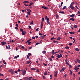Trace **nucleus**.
<instances>
[{
	"mask_svg": "<svg viewBox=\"0 0 80 80\" xmlns=\"http://www.w3.org/2000/svg\"><path fill=\"white\" fill-rule=\"evenodd\" d=\"M74 2H72L70 5V8L71 9H73L74 8V7H73V4H74Z\"/></svg>",
	"mask_w": 80,
	"mask_h": 80,
	"instance_id": "f257e3e1",
	"label": "nucleus"
},
{
	"mask_svg": "<svg viewBox=\"0 0 80 80\" xmlns=\"http://www.w3.org/2000/svg\"><path fill=\"white\" fill-rule=\"evenodd\" d=\"M25 73H26V71L25 70H23L22 71V75H25Z\"/></svg>",
	"mask_w": 80,
	"mask_h": 80,
	"instance_id": "f03ea898",
	"label": "nucleus"
},
{
	"mask_svg": "<svg viewBox=\"0 0 80 80\" xmlns=\"http://www.w3.org/2000/svg\"><path fill=\"white\" fill-rule=\"evenodd\" d=\"M42 8L45 9V10H47L48 9V8L45 7V6H43L42 7Z\"/></svg>",
	"mask_w": 80,
	"mask_h": 80,
	"instance_id": "7ed1b4c3",
	"label": "nucleus"
},
{
	"mask_svg": "<svg viewBox=\"0 0 80 80\" xmlns=\"http://www.w3.org/2000/svg\"><path fill=\"white\" fill-rule=\"evenodd\" d=\"M22 32V35H25V34L27 33V32H26L25 31H23V32Z\"/></svg>",
	"mask_w": 80,
	"mask_h": 80,
	"instance_id": "20e7f679",
	"label": "nucleus"
},
{
	"mask_svg": "<svg viewBox=\"0 0 80 80\" xmlns=\"http://www.w3.org/2000/svg\"><path fill=\"white\" fill-rule=\"evenodd\" d=\"M79 69V68H78L77 67H76L75 68H74V70H76V71H77Z\"/></svg>",
	"mask_w": 80,
	"mask_h": 80,
	"instance_id": "39448f33",
	"label": "nucleus"
},
{
	"mask_svg": "<svg viewBox=\"0 0 80 80\" xmlns=\"http://www.w3.org/2000/svg\"><path fill=\"white\" fill-rule=\"evenodd\" d=\"M10 72L11 73H12V74H13V73L14 72V71H13V70L12 69L10 70Z\"/></svg>",
	"mask_w": 80,
	"mask_h": 80,
	"instance_id": "423d86ee",
	"label": "nucleus"
},
{
	"mask_svg": "<svg viewBox=\"0 0 80 80\" xmlns=\"http://www.w3.org/2000/svg\"><path fill=\"white\" fill-rule=\"evenodd\" d=\"M62 57V55L60 54L59 55H58L57 56V57L58 58H61Z\"/></svg>",
	"mask_w": 80,
	"mask_h": 80,
	"instance_id": "0eeeda50",
	"label": "nucleus"
},
{
	"mask_svg": "<svg viewBox=\"0 0 80 80\" xmlns=\"http://www.w3.org/2000/svg\"><path fill=\"white\" fill-rule=\"evenodd\" d=\"M23 3H29L30 2H28V1H25L23 2Z\"/></svg>",
	"mask_w": 80,
	"mask_h": 80,
	"instance_id": "6e6552de",
	"label": "nucleus"
},
{
	"mask_svg": "<svg viewBox=\"0 0 80 80\" xmlns=\"http://www.w3.org/2000/svg\"><path fill=\"white\" fill-rule=\"evenodd\" d=\"M6 42H1V44H2V45H5V44H6Z\"/></svg>",
	"mask_w": 80,
	"mask_h": 80,
	"instance_id": "1a4fd4ad",
	"label": "nucleus"
},
{
	"mask_svg": "<svg viewBox=\"0 0 80 80\" xmlns=\"http://www.w3.org/2000/svg\"><path fill=\"white\" fill-rule=\"evenodd\" d=\"M43 22H41V29H42V27H43Z\"/></svg>",
	"mask_w": 80,
	"mask_h": 80,
	"instance_id": "9d476101",
	"label": "nucleus"
},
{
	"mask_svg": "<svg viewBox=\"0 0 80 80\" xmlns=\"http://www.w3.org/2000/svg\"><path fill=\"white\" fill-rule=\"evenodd\" d=\"M47 75V71H45L44 72V75Z\"/></svg>",
	"mask_w": 80,
	"mask_h": 80,
	"instance_id": "9b49d317",
	"label": "nucleus"
},
{
	"mask_svg": "<svg viewBox=\"0 0 80 80\" xmlns=\"http://www.w3.org/2000/svg\"><path fill=\"white\" fill-rule=\"evenodd\" d=\"M77 60L79 63H80V60L79 59L77 58Z\"/></svg>",
	"mask_w": 80,
	"mask_h": 80,
	"instance_id": "f8f14e48",
	"label": "nucleus"
},
{
	"mask_svg": "<svg viewBox=\"0 0 80 80\" xmlns=\"http://www.w3.org/2000/svg\"><path fill=\"white\" fill-rule=\"evenodd\" d=\"M26 10L27 11H28V12H32V11L30 9L28 8H27Z\"/></svg>",
	"mask_w": 80,
	"mask_h": 80,
	"instance_id": "ddd939ff",
	"label": "nucleus"
},
{
	"mask_svg": "<svg viewBox=\"0 0 80 80\" xmlns=\"http://www.w3.org/2000/svg\"><path fill=\"white\" fill-rule=\"evenodd\" d=\"M70 20H72V21H75V19H74V18H71L70 19Z\"/></svg>",
	"mask_w": 80,
	"mask_h": 80,
	"instance_id": "4468645a",
	"label": "nucleus"
},
{
	"mask_svg": "<svg viewBox=\"0 0 80 80\" xmlns=\"http://www.w3.org/2000/svg\"><path fill=\"white\" fill-rule=\"evenodd\" d=\"M74 14H72V15H70V17H72V18H73V17H74Z\"/></svg>",
	"mask_w": 80,
	"mask_h": 80,
	"instance_id": "2eb2a0df",
	"label": "nucleus"
},
{
	"mask_svg": "<svg viewBox=\"0 0 80 80\" xmlns=\"http://www.w3.org/2000/svg\"><path fill=\"white\" fill-rule=\"evenodd\" d=\"M59 13H63V14H64L65 13V12H64L60 11Z\"/></svg>",
	"mask_w": 80,
	"mask_h": 80,
	"instance_id": "dca6fc26",
	"label": "nucleus"
},
{
	"mask_svg": "<svg viewBox=\"0 0 80 80\" xmlns=\"http://www.w3.org/2000/svg\"><path fill=\"white\" fill-rule=\"evenodd\" d=\"M33 4V2H31L29 4V6H32V5Z\"/></svg>",
	"mask_w": 80,
	"mask_h": 80,
	"instance_id": "f3484780",
	"label": "nucleus"
},
{
	"mask_svg": "<svg viewBox=\"0 0 80 80\" xmlns=\"http://www.w3.org/2000/svg\"><path fill=\"white\" fill-rule=\"evenodd\" d=\"M31 70H35V68H33L31 69Z\"/></svg>",
	"mask_w": 80,
	"mask_h": 80,
	"instance_id": "a211bd4d",
	"label": "nucleus"
},
{
	"mask_svg": "<svg viewBox=\"0 0 80 80\" xmlns=\"http://www.w3.org/2000/svg\"><path fill=\"white\" fill-rule=\"evenodd\" d=\"M75 50H76V51H77V52H78V51H79L80 49H79L78 48H76L75 49Z\"/></svg>",
	"mask_w": 80,
	"mask_h": 80,
	"instance_id": "6ab92c4d",
	"label": "nucleus"
},
{
	"mask_svg": "<svg viewBox=\"0 0 80 80\" xmlns=\"http://www.w3.org/2000/svg\"><path fill=\"white\" fill-rule=\"evenodd\" d=\"M28 78L27 77H26L24 78V80H28Z\"/></svg>",
	"mask_w": 80,
	"mask_h": 80,
	"instance_id": "aec40b11",
	"label": "nucleus"
},
{
	"mask_svg": "<svg viewBox=\"0 0 80 80\" xmlns=\"http://www.w3.org/2000/svg\"><path fill=\"white\" fill-rule=\"evenodd\" d=\"M65 48H66V49H69V47H68V46H66V47H65Z\"/></svg>",
	"mask_w": 80,
	"mask_h": 80,
	"instance_id": "412c9836",
	"label": "nucleus"
},
{
	"mask_svg": "<svg viewBox=\"0 0 80 80\" xmlns=\"http://www.w3.org/2000/svg\"><path fill=\"white\" fill-rule=\"evenodd\" d=\"M74 27L75 28H77V27H78V26H77V25H75L74 26Z\"/></svg>",
	"mask_w": 80,
	"mask_h": 80,
	"instance_id": "4be33fe9",
	"label": "nucleus"
},
{
	"mask_svg": "<svg viewBox=\"0 0 80 80\" xmlns=\"http://www.w3.org/2000/svg\"><path fill=\"white\" fill-rule=\"evenodd\" d=\"M69 33L71 34H74V32H69Z\"/></svg>",
	"mask_w": 80,
	"mask_h": 80,
	"instance_id": "5701e85b",
	"label": "nucleus"
},
{
	"mask_svg": "<svg viewBox=\"0 0 80 80\" xmlns=\"http://www.w3.org/2000/svg\"><path fill=\"white\" fill-rule=\"evenodd\" d=\"M32 78V77H29L28 79L29 80H31V78Z\"/></svg>",
	"mask_w": 80,
	"mask_h": 80,
	"instance_id": "b1692460",
	"label": "nucleus"
},
{
	"mask_svg": "<svg viewBox=\"0 0 80 80\" xmlns=\"http://www.w3.org/2000/svg\"><path fill=\"white\" fill-rule=\"evenodd\" d=\"M20 31H21L22 32H23V29L20 28Z\"/></svg>",
	"mask_w": 80,
	"mask_h": 80,
	"instance_id": "393cba45",
	"label": "nucleus"
},
{
	"mask_svg": "<svg viewBox=\"0 0 80 80\" xmlns=\"http://www.w3.org/2000/svg\"><path fill=\"white\" fill-rule=\"evenodd\" d=\"M65 68H62V71L64 72V70H65Z\"/></svg>",
	"mask_w": 80,
	"mask_h": 80,
	"instance_id": "a878e982",
	"label": "nucleus"
},
{
	"mask_svg": "<svg viewBox=\"0 0 80 80\" xmlns=\"http://www.w3.org/2000/svg\"><path fill=\"white\" fill-rule=\"evenodd\" d=\"M27 13H28V15H30V12H27Z\"/></svg>",
	"mask_w": 80,
	"mask_h": 80,
	"instance_id": "bb28decb",
	"label": "nucleus"
},
{
	"mask_svg": "<svg viewBox=\"0 0 80 80\" xmlns=\"http://www.w3.org/2000/svg\"><path fill=\"white\" fill-rule=\"evenodd\" d=\"M61 39V38L60 37H58L57 38V40H60Z\"/></svg>",
	"mask_w": 80,
	"mask_h": 80,
	"instance_id": "cd10ccee",
	"label": "nucleus"
},
{
	"mask_svg": "<svg viewBox=\"0 0 80 80\" xmlns=\"http://www.w3.org/2000/svg\"><path fill=\"white\" fill-rule=\"evenodd\" d=\"M56 18L57 19L59 17V16H58L57 14H56Z\"/></svg>",
	"mask_w": 80,
	"mask_h": 80,
	"instance_id": "c85d7f7f",
	"label": "nucleus"
},
{
	"mask_svg": "<svg viewBox=\"0 0 80 80\" xmlns=\"http://www.w3.org/2000/svg\"><path fill=\"white\" fill-rule=\"evenodd\" d=\"M31 40H32V39H30L29 40L27 41V42H30Z\"/></svg>",
	"mask_w": 80,
	"mask_h": 80,
	"instance_id": "c756f323",
	"label": "nucleus"
},
{
	"mask_svg": "<svg viewBox=\"0 0 80 80\" xmlns=\"http://www.w3.org/2000/svg\"><path fill=\"white\" fill-rule=\"evenodd\" d=\"M3 62L4 63V64H6V62H5V60H3Z\"/></svg>",
	"mask_w": 80,
	"mask_h": 80,
	"instance_id": "7c9ffc66",
	"label": "nucleus"
},
{
	"mask_svg": "<svg viewBox=\"0 0 80 80\" xmlns=\"http://www.w3.org/2000/svg\"><path fill=\"white\" fill-rule=\"evenodd\" d=\"M70 72H70L71 75H72V73H73V72H72V70H70Z\"/></svg>",
	"mask_w": 80,
	"mask_h": 80,
	"instance_id": "2f4dec72",
	"label": "nucleus"
},
{
	"mask_svg": "<svg viewBox=\"0 0 80 80\" xmlns=\"http://www.w3.org/2000/svg\"><path fill=\"white\" fill-rule=\"evenodd\" d=\"M31 62V61H28L27 62V63H28V64L30 63Z\"/></svg>",
	"mask_w": 80,
	"mask_h": 80,
	"instance_id": "473e14b6",
	"label": "nucleus"
},
{
	"mask_svg": "<svg viewBox=\"0 0 80 80\" xmlns=\"http://www.w3.org/2000/svg\"><path fill=\"white\" fill-rule=\"evenodd\" d=\"M0 76H1V77H3V74H2V73H1L0 74Z\"/></svg>",
	"mask_w": 80,
	"mask_h": 80,
	"instance_id": "72a5a7b5",
	"label": "nucleus"
},
{
	"mask_svg": "<svg viewBox=\"0 0 80 80\" xmlns=\"http://www.w3.org/2000/svg\"><path fill=\"white\" fill-rule=\"evenodd\" d=\"M69 45L70 46H72V43L71 42L69 43Z\"/></svg>",
	"mask_w": 80,
	"mask_h": 80,
	"instance_id": "f704fd0d",
	"label": "nucleus"
},
{
	"mask_svg": "<svg viewBox=\"0 0 80 80\" xmlns=\"http://www.w3.org/2000/svg\"><path fill=\"white\" fill-rule=\"evenodd\" d=\"M47 22H49V18H48L47 20Z\"/></svg>",
	"mask_w": 80,
	"mask_h": 80,
	"instance_id": "c9c22d12",
	"label": "nucleus"
},
{
	"mask_svg": "<svg viewBox=\"0 0 80 80\" xmlns=\"http://www.w3.org/2000/svg\"><path fill=\"white\" fill-rule=\"evenodd\" d=\"M42 52L43 53H46V51H43Z\"/></svg>",
	"mask_w": 80,
	"mask_h": 80,
	"instance_id": "e433bc0d",
	"label": "nucleus"
},
{
	"mask_svg": "<svg viewBox=\"0 0 80 80\" xmlns=\"http://www.w3.org/2000/svg\"><path fill=\"white\" fill-rule=\"evenodd\" d=\"M67 7L66 6H64L63 7V10H64V9H65V8H66Z\"/></svg>",
	"mask_w": 80,
	"mask_h": 80,
	"instance_id": "4c0bfd02",
	"label": "nucleus"
},
{
	"mask_svg": "<svg viewBox=\"0 0 80 80\" xmlns=\"http://www.w3.org/2000/svg\"><path fill=\"white\" fill-rule=\"evenodd\" d=\"M53 43H56V42H57V41H55V40H53Z\"/></svg>",
	"mask_w": 80,
	"mask_h": 80,
	"instance_id": "58836bf2",
	"label": "nucleus"
},
{
	"mask_svg": "<svg viewBox=\"0 0 80 80\" xmlns=\"http://www.w3.org/2000/svg\"><path fill=\"white\" fill-rule=\"evenodd\" d=\"M43 79H45V78H45V76H43Z\"/></svg>",
	"mask_w": 80,
	"mask_h": 80,
	"instance_id": "ea45409f",
	"label": "nucleus"
},
{
	"mask_svg": "<svg viewBox=\"0 0 80 80\" xmlns=\"http://www.w3.org/2000/svg\"><path fill=\"white\" fill-rule=\"evenodd\" d=\"M33 21H32L31 23H30V24H33Z\"/></svg>",
	"mask_w": 80,
	"mask_h": 80,
	"instance_id": "a19ab883",
	"label": "nucleus"
},
{
	"mask_svg": "<svg viewBox=\"0 0 80 80\" xmlns=\"http://www.w3.org/2000/svg\"><path fill=\"white\" fill-rule=\"evenodd\" d=\"M32 48V47H30L29 48V50H30V49Z\"/></svg>",
	"mask_w": 80,
	"mask_h": 80,
	"instance_id": "79ce46f5",
	"label": "nucleus"
},
{
	"mask_svg": "<svg viewBox=\"0 0 80 80\" xmlns=\"http://www.w3.org/2000/svg\"><path fill=\"white\" fill-rule=\"evenodd\" d=\"M66 64H67V65H68L70 64L69 63H68V62H66Z\"/></svg>",
	"mask_w": 80,
	"mask_h": 80,
	"instance_id": "37998d69",
	"label": "nucleus"
},
{
	"mask_svg": "<svg viewBox=\"0 0 80 80\" xmlns=\"http://www.w3.org/2000/svg\"><path fill=\"white\" fill-rule=\"evenodd\" d=\"M21 48H22L23 49H24L25 48L24 46H22Z\"/></svg>",
	"mask_w": 80,
	"mask_h": 80,
	"instance_id": "c03bdc74",
	"label": "nucleus"
},
{
	"mask_svg": "<svg viewBox=\"0 0 80 80\" xmlns=\"http://www.w3.org/2000/svg\"><path fill=\"white\" fill-rule=\"evenodd\" d=\"M49 60L50 61H52V58H49Z\"/></svg>",
	"mask_w": 80,
	"mask_h": 80,
	"instance_id": "a18cd8bd",
	"label": "nucleus"
},
{
	"mask_svg": "<svg viewBox=\"0 0 80 80\" xmlns=\"http://www.w3.org/2000/svg\"><path fill=\"white\" fill-rule=\"evenodd\" d=\"M39 35H42V34L41 33L39 32Z\"/></svg>",
	"mask_w": 80,
	"mask_h": 80,
	"instance_id": "49530a36",
	"label": "nucleus"
},
{
	"mask_svg": "<svg viewBox=\"0 0 80 80\" xmlns=\"http://www.w3.org/2000/svg\"><path fill=\"white\" fill-rule=\"evenodd\" d=\"M35 37H36V38H38V36H35Z\"/></svg>",
	"mask_w": 80,
	"mask_h": 80,
	"instance_id": "de8ad7c7",
	"label": "nucleus"
},
{
	"mask_svg": "<svg viewBox=\"0 0 80 80\" xmlns=\"http://www.w3.org/2000/svg\"><path fill=\"white\" fill-rule=\"evenodd\" d=\"M29 28L30 29H31V28H32V27H31L30 26H29Z\"/></svg>",
	"mask_w": 80,
	"mask_h": 80,
	"instance_id": "09e8293b",
	"label": "nucleus"
},
{
	"mask_svg": "<svg viewBox=\"0 0 80 80\" xmlns=\"http://www.w3.org/2000/svg\"><path fill=\"white\" fill-rule=\"evenodd\" d=\"M44 21V18H42V22H43Z\"/></svg>",
	"mask_w": 80,
	"mask_h": 80,
	"instance_id": "8fccbe9b",
	"label": "nucleus"
},
{
	"mask_svg": "<svg viewBox=\"0 0 80 80\" xmlns=\"http://www.w3.org/2000/svg\"><path fill=\"white\" fill-rule=\"evenodd\" d=\"M43 65H44L45 66H47V64H45L44 63H43Z\"/></svg>",
	"mask_w": 80,
	"mask_h": 80,
	"instance_id": "3c124183",
	"label": "nucleus"
},
{
	"mask_svg": "<svg viewBox=\"0 0 80 80\" xmlns=\"http://www.w3.org/2000/svg\"><path fill=\"white\" fill-rule=\"evenodd\" d=\"M52 75H50V77H51V78H50V79H52Z\"/></svg>",
	"mask_w": 80,
	"mask_h": 80,
	"instance_id": "603ef678",
	"label": "nucleus"
},
{
	"mask_svg": "<svg viewBox=\"0 0 80 80\" xmlns=\"http://www.w3.org/2000/svg\"><path fill=\"white\" fill-rule=\"evenodd\" d=\"M38 28H38L37 29H36V31H37H37H38Z\"/></svg>",
	"mask_w": 80,
	"mask_h": 80,
	"instance_id": "864d4df0",
	"label": "nucleus"
},
{
	"mask_svg": "<svg viewBox=\"0 0 80 80\" xmlns=\"http://www.w3.org/2000/svg\"><path fill=\"white\" fill-rule=\"evenodd\" d=\"M16 27H18V24H16Z\"/></svg>",
	"mask_w": 80,
	"mask_h": 80,
	"instance_id": "5fc2aeb1",
	"label": "nucleus"
},
{
	"mask_svg": "<svg viewBox=\"0 0 80 80\" xmlns=\"http://www.w3.org/2000/svg\"><path fill=\"white\" fill-rule=\"evenodd\" d=\"M53 53H54V50H52V53L53 54Z\"/></svg>",
	"mask_w": 80,
	"mask_h": 80,
	"instance_id": "6e6d98bb",
	"label": "nucleus"
},
{
	"mask_svg": "<svg viewBox=\"0 0 80 80\" xmlns=\"http://www.w3.org/2000/svg\"><path fill=\"white\" fill-rule=\"evenodd\" d=\"M8 49L9 50H10V47L9 45H8Z\"/></svg>",
	"mask_w": 80,
	"mask_h": 80,
	"instance_id": "4d7b16f0",
	"label": "nucleus"
},
{
	"mask_svg": "<svg viewBox=\"0 0 80 80\" xmlns=\"http://www.w3.org/2000/svg\"><path fill=\"white\" fill-rule=\"evenodd\" d=\"M58 73V72H57V71H56L55 72V74H57V73Z\"/></svg>",
	"mask_w": 80,
	"mask_h": 80,
	"instance_id": "13d9d810",
	"label": "nucleus"
},
{
	"mask_svg": "<svg viewBox=\"0 0 80 80\" xmlns=\"http://www.w3.org/2000/svg\"><path fill=\"white\" fill-rule=\"evenodd\" d=\"M24 5H25L26 7H28V5H27V4H24Z\"/></svg>",
	"mask_w": 80,
	"mask_h": 80,
	"instance_id": "bf43d9fd",
	"label": "nucleus"
},
{
	"mask_svg": "<svg viewBox=\"0 0 80 80\" xmlns=\"http://www.w3.org/2000/svg\"><path fill=\"white\" fill-rule=\"evenodd\" d=\"M48 18H47V16L45 17V19L46 20H47Z\"/></svg>",
	"mask_w": 80,
	"mask_h": 80,
	"instance_id": "052dcab7",
	"label": "nucleus"
},
{
	"mask_svg": "<svg viewBox=\"0 0 80 80\" xmlns=\"http://www.w3.org/2000/svg\"><path fill=\"white\" fill-rule=\"evenodd\" d=\"M18 23H20V21H18Z\"/></svg>",
	"mask_w": 80,
	"mask_h": 80,
	"instance_id": "680f3d73",
	"label": "nucleus"
},
{
	"mask_svg": "<svg viewBox=\"0 0 80 80\" xmlns=\"http://www.w3.org/2000/svg\"><path fill=\"white\" fill-rule=\"evenodd\" d=\"M28 55H29V56H30V55H31V53H29L28 54Z\"/></svg>",
	"mask_w": 80,
	"mask_h": 80,
	"instance_id": "e2e57ef3",
	"label": "nucleus"
},
{
	"mask_svg": "<svg viewBox=\"0 0 80 80\" xmlns=\"http://www.w3.org/2000/svg\"><path fill=\"white\" fill-rule=\"evenodd\" d=\"M76 8L77 9H78V7L76 6H75Z\"/></svg>",
	"mask_w": 80,
	"mask_h": 80,
	"instance_id": "0e129e2a",
	"label": "nucleus"
},
{
	"mask_svg": "<svg viewBox=\"0 0 80 80\" xmlns=\"http://www.w3.org/2000/svg\"><path fill=\"white\" fill-rule=\"evenodd\" d=\"M73 76L74 77H75V74H73Z\"/></svg>",
	"mask_w": 80,
	"mask_h": 80,
	"instance_id": "69168bd1",
	"label": "nucleus"
},
{
	"mask_svg": "<svg viewBox=\"0 0 80 80\" xmlns=\"http://www.w3.org/2000/svg\"><path fill=\"white\" fill-rule=\"evenodd\" d=\"M64 77L65 78L66 77H67V74H66L64 75Z\"/></svg>",
	"mask_w": 80,
	"mask_h": 80,
	"instance_id": "338daca9",
	"label": "nucleus"
},
{
	"mask_svg": "<svg viewBox=\"0 0 80 80\" xmlns=\"http://www.w3.org/2000/svg\"><path fill=\"white\" fill-rule=\"evenodd\" d=\"M15 29H16V30H18V28H17V27H15Z\"/></svg>",
	"mask_w": 80,
	"mask_h": 80,
	"instance_id": "774afa93",
	"label": "nucleus"
}]
</instances>
